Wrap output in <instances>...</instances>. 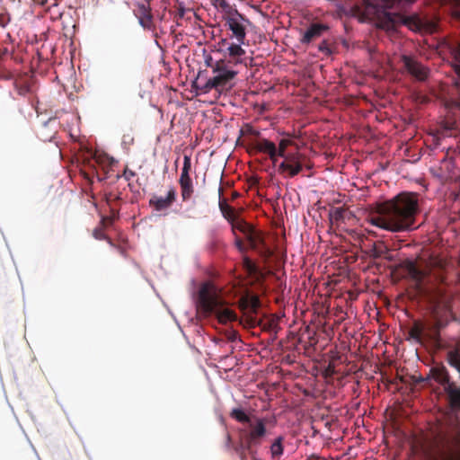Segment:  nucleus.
I'll list each match as a JSON object with an SVG mask.
<instances>
[{
    "label": "nucleus",
    "instance_id": "f257e3e1",
    "mask_svg": "<svg viewBox=\"0 0 460 460\" xmlns=\"http://www.w3.org/2000/svg\"><path fill=\"white\" fill-rule=\"evenodd\" d=\"M420 211L419 194L402 191L378 204L369 222L394 233L411 231L416 228V217Z\"/></svg>",
    "mask_w": 460,
    "mask_h": 460
},
{
    "label": "nucleus",
    "instance_id": "f03ea898",
    "mask_svg": "<svg viewBox=\"0 0 460 460\" xmlns=\"http://www.w3.org/2000/svg\"><path fill=\"white\" fill-rule=\"evenodd\" d=\"M239 306L243 311V317L240 323L249 328L261 327L263 331L275 332L279 328L278 318L270 315L263 318L257 317L261 307V301L255 295H246L239 300Z\"/></svg>",
    "mask_w": 460,
    "mask_h": 460
},
{
    "label": "nucleus",
    "instance_id": "7ed1b4c3",
    "mask_svg": "<svg viewBox=\"0 0 460 460\" xmlns=\"http://www.w3.org/2000/svg\"><path fill=\"white\" fill-rule=\"evenodd\" d=\"M198 305L206 314H215L222 323L235 322L238 319L233 310L223 307L220 298L215 294L209 284H203L199 288Z\"/></svg>",
    "mask_w": 460,
    "mask_h": 460
},
{
    "label": "nucleus",
    "instance_id": "20e7f679",
    "mask_svg": "<svg viewBox=\"0 0 460 460\" xmlns=\"http://www.w3.org/2000/svg\"><path fill=\"white\" fill-rule=\"evenodd\" d=\"M267 419L252 415V419L239 430L240 440L244 442V447L252 459H255L258 449L267 436Z\"/></svg>",
    "mask_w": 460,
    "mask_h": 460
},
{
    "label": "nucleus",
    "instance_id": "39448f33",
    "mask_svg": "<svg viewBox=\"0 0 460 460\" xmlns=\"http://www.w3.org/2000/svg\"><path fill=\"white\" fill-rule=\"evenodd\" d=\"M381 26L386 29H392L401 24H405L411 30H426L433 32L437 30V23L434 22L424 21L417 15L407 16L398 13H393L387 10L382 11L378 14Z\"/></svg>",
    "mask_w": 460,
    "mask_h": 460
},
{
    "label": "nucleus",
    "instance_id": "423d86ee",
    "mask_svg": "<svg viewBox=\"0 0 460 460\" xmlns=\"http://www.w3.org/2000/svg\"><path fill=\"white\" fill-rule=\"evenodd\" d=\"M214 5L224 13L223 19L226 22L225 25L231 31L230 38L236 40L238 43H245L249 20L236 9H233L229 2H214Z\"/></svg>",
    "mask_w": 460,
    "mask_h": 460
},
{
    "label": "nucleus",
    "instance_id": "0eeeda50",
    "mask_svg": "<svg viewBox=\"0 0 460 460\" xmlns=\"http://www.w3.org/2000/svg\"><path fill=\"white\" fill-rule=\"evenodd\" d=\"M207 64L212 68V72L215 74L210 77L204 85V92L208 93L212 89L218 92H222L231 86V82L238 74V70H226L217 68V65L213 63V59L210 57L207 59Z\"/></svg>",
    "mask_w": 460,
    "mask_h": 460
},
{
    "label": "nucleus",
    "instance_id": "6e6552de",
    "mask_svg": "<svg viewBox=\"0 0 460 460\" xmlns=\"http://www.w3.org/2000/svg\"><path fill=\"white\" fill-rule=\"evenodd\" d=\"M191 170V160L189 155H184L183 157V166L181 169V172L179 178V185L181 188V196L182 201H188L191 199L194 193V186L192 182V179L190 176V172Z\"/></svg>",
    "mask_w": 460,
    "mask_h": 460
},
{
    "label": "nucleus",
    "instance_id": "1a4fd4ad",
    "mask_svg": "<svg viewBox=\"0 0 460 460\" xmlns=\"http://www.w3.org/2000/svg\"><path fill=\"white\" fill-rule=\"evenodd\" d=\"M245 239L247 240L250 248L256 252L261 257L268 259L272 255V251L266 244L261 231L253 227L245 236Z\"/></svg>",
    "mask_w": 460,
    "mask_h": 460
},
{
    "label": "nucleus",
    "instance_id": "9d476101",
    "mask_svg": "<svg viewBox=\"0 0 460 460\" xmlns=\"http://www.w3.org/2000/svg\"><path fill=\"white\" fill-rule=\"evenodd\" d=\"M402 61L408 73L414 76L416 79L424 81L428 78L429 70L427 67H425L413 58L403 55L402 57Z\"/></svg>",
    "mask_w": 460,
    "mask_h": 460
},
{
    "label": "nucleus",
    "instance_id": "9b49d317",
    "mask_svg": "<svg viewBox=\"0 0 460 460\" xmlns=\"http://www.w3.org/2000/svg\"><path fill=\"white\" fill-rule=\"evenodd\" d=\"M134 13L145 29H151L154 26L150 2H137Z\"/></svg>",
    "mask_w": 460,
    "mask_h": 460
},
{
    "label": "nucleus",
    "instance_id": "f8f14e48",
    "mask_svg": "<svg viewBox=\"0 0 460 460\" xmlns=\"http://www.w3.org/2000/svg\"><path fill=\"white\" fill-rule=\"evenodd\" d=\"M176 199V191L172 187L165 198L153 196L149 200V205L153 207L156 211H162L170 208Z\"/></svg>",
    "mask_w": 460,
    "mask_h": 460
},
{
    "label": "nucleus",
    "instance_id": "ddd939ff",
    "mask_svg": "<svg viewBox=\"0 0 460 460\" xmlns=\"http://www.w3.org/2000/svg\"><path fill=\"white\" fill-rule=\"evenodd\" d=\"M329 30V27L323 23H312L303 33L300 40L303 44H309L323 35V33Z\"/></svg>",
    "mask_w": 460,
    "mask_h": 460
},
{
    "label": "nucleus",
    "instance_id": "4468645a",
    "mask_svg": "<svg viewBox=\"0 0 460 460\" xmlns=\"http://www.w3.org/2000/svg\"><path fill=\"white\" fill-rule=\"evenodd\" d=\"M252 149L256 152L267 154L273 163L277 162V146L273 142L261 138L252 144Z\"/></svg>",
    "mask_w": 460,
    "mask_h": 460
},
{
    "label": "nucleus",
    "instance_id": "2eb2a0df",
    "mask_svg": "<svg viewBox=\"0 0 460 460\" xmlns=\"http://www.w3.org/2000/svg\"><path fill=\"white\" fill-rule=\"evenodd\" d=\"M51 20H60L64 2H37Z\"/></svg>",
    "mask_w": 460,
    "mask_h": 460
},
{
    "label": "nucleus",
    "instance_id": "dca6fc26",
    "mask_svg": "<svg viewBox=\"0 0 460 460\" xmlns=\"http://www.w3.org/2000/svg\"><path fill=\"white\" fill-rule=\"evenodd\" d=\"M244 60L245 58H236L235 57L233 58L227 54H224L222 58L213 63L217 65V68L221 67V69L223 68L226 70H236L235 67L243 64Z\"/></svg>",
    "mask_w": 460,
    "mask_h": 460
},
{
    "label": "nucleus",
    "instance_id": "f3484780",
    "mask_svg": "<svg viewBox=\"0 0 460 460\" xmlns=\"http://www.w3.org/2000/svg\"><path fill=\"white\" fill-rule=\"evenodd\" d=\"M218 196H219V209L223 215V217L230 223L234 219L237 215L235 214V210L233 207L226 203V200L223 199V188L220 186L218 189Z\"/></svg>",
    "mask_w": 460,
    "mask_h": 460
},
{
    "label": "nucleus",
    "instance_id": "a211bd4d",
    "mask_svg": "<svg viewBox=\"0 0 460 460\" xmlns=\"http://www.w3.org/2000/svg\"><path fill=\"white\" fill-rule=\"evenodd\" d=\"M78 14L76 8L72 6L71 4H66V2H64V6L62 9V17L61 21L65 26L73 25L75 20L77 19Z\"/></svg>",
    "mask_w": 460,
    "mask_h": 460
},
{
    "label": "nucleus",
    "instance_id": "6ab92c4d",
    "mask_svg": "<svg viewBox=\"0 0 460 460\" xmlns=\"http://www.w3.org/2000/svg\"><path fill=\"white\" fill-rule=\"evenodd\" d=\"M230 224L232 226V231L235 236L236 231H238L241 234H243V236L245 237L249 234V232L253 228L252 225L247 223L242 218H239L238 217L233 219V221H231Z\"/></svg>",
    "mask_w": 460,
    "mask_h": 460
},
{
    "label": "nucleus",
    "instance_id": "aec40b11",
    "mask_svg": "<svg viewBox=\"0 0 460 460\" xmlns=\"http://www.w3.org/2000/svg\"><path fill=\"white\" fill-rule=\"evenodd\" d=\"M425 332L426 325L420 321H415L409 330V335L417 342H420L422 338L425 337Z\"/></svg>",
    "mask_w": 460,
    "mask_h": 460
},
{
    "label": "nucleus",
    "instance_id": "412c9836",
    "mask_svg": "<svg viewBox=\"0 0 460 460\" xmlns=\"http://www.w3.org/2000/svg\"><path fill=\"white\" fill-rule=\"evenodd\" d=\"M424 324L426 325L425 337L433 341L438 340L442 323L437 320L433 323H428Z\"/></svg>",
    "mask_w": 460,
    "mask_h": 460
},
{
    "label": "nucleus",
    "instance_id": "4be33fe9",
    "mask_svg": "<svg viewBox=\"0 0 460 460\" xmlns=\"http://www.w3.org/2000/svg\"><path fill=\"white\" fill-rule=\"evenodd\" d=\"M446 393L448 394L451 406L460 408V387H456L455 385H447Z\"/></svg>",
    "mask_w": 460,
    "mask_h": 460
},
{
    "label": "nucleus",
    "instance_id": "5701e85b",
    "mask_svg": "<svg viewBox=\"0 0 460 460\" xmlns=\"http://www.w3.org/2000/svg\"><path fill=\"white\" fill-rule=\"evenodd\" d=\"M408 274L420 287L425 278V272L420 270L413 262H410L407 266Z\"/></svg>",
    "mask_w": 460,
    "mask_h": 460
},
{
    "label": "nucleus",
    "instance_id": "b1692460",
    "mask_svg": "<svg viewBox=\"0 0 460 460\" xmlns=\"http://www.w3.org/2000/svg\"><path fill=\"white\" fill-rule=\"evenodd\" d=\"M244 43H231L227 47L225 54H227L233 58H244V56L246 54L245 50L242 48V45Z\"/></svg>",
    "mask_w": 460,
    "mask_h": 460
},
{
    "label": "nucleus",
    "instance_id": "393cba45",
    "mask_svg": "<svg viewBox=\"0 0 460 460\" xmlns=\"http://www.w3.org/2000/svg\"><path fill=\"white\" fill-rule=\"evenodd\" d=\"M279 171H288L290 177H294L297 175L303 169V165L301 163H296V164H290L288 162H282L279 167Z\"/></svg>",
    "mask_w": 460,
    "mask_h": 460
},
{
    "label": "nucleus",
    "instance_id": "a878e982",
    "mask_svg": "<svg viewBox=\"0 0 460 460\" xmlns=\"http://www.w3.org/2000/svg\"><path fill=\"white\" fill-rule=\"evenodd\" d=\"M283 437H278L270 446V455L273 459H279L284 452Z\"/></svg>",
    "mask_w": 460,
    "mask_h": 460
},
{
    "label": "nucleus",
    "instance_id": "bb28decb",
    "mask_svg": "<svg viewBox=\"0 0 460 460\" xmlns=\"http://www.w3.org/2000/svg\"><path fill=\"white\" fill-rule=\"evenodd\" d=\"M230 416L238 422L245 425L252 419V415H247L242 409L238 408L233 409L230 412Z\"/></svg>",
    "mask_w": 460,
    "mask_h": 460
},
{
    "label": "nucleus",
    "instance_id": "cd10ccee",
    "mask_svg": "<svg viewBox=\"0 0 460 460\" xmlns=\"http://www.w3.org/2000/svg\"><path fill=\"white\" fill-rule=\"evenodd\" d=\"M346 210L343 208H332L329 212V217L332 223H338L344 220Z\"/></svg>",
    "mask_w": 460,
    "mask_h": 460
},
{
    "label": "nucleus",
    "instance_id": "c85d7f7f",
    "mask_svg": "<svg viewBox=\"0 0 460 460\" xmlns=\"http://www.w3.org/2000/svg\"><path fill=\"white\" fill-rule=\"evenodd\" d=\"M436 380L444 386L445 392L447 391V385H455L450 382L449 376L445 369L438 370L436 373Z\"/></svg>",
    "mask_w": 460,
    "mask_h": 460
},
{
    "label": "nucleus",
    "instance_id": "c756f323",
    "mask_svg": "<svg viewBox=\"0 0 460 460\" xmlns=\"http://www.w3.org/2000/svg\"><path fill=\"white\" fill-rule=\"evenodd\" d=\"M293 144V141L290 139H281L279 143V146L277 147V157L279 156H285L286 155V150L288 146H291Z\"/></svg>",
    "mask_w": 460,
    "mask_h": 460
},
{
    "label": "nucleus",
    "instance_id": "7c9ffc66",
    "mask_svg": "<svg viewBox=\"0 0 460 460\" xmlns=\"http://www.w3.org/2000/svg\"><path fill=\"white\" fill-rule=\"evenodd\" d=\"M234 451L238 454L240 460H248V456L250 455L244 447L243 441H241V444L234 447Z\"/></svg>",
    "mask_w": 460,
    "mask_h": 460
},
{
    "label": "nucleus",
    "instance_id": "2f4dec72",
    "mask_svg": "<svg viewBox=\"0 0 460 460\" xmlns=\"http://www.w3.org/2000/svg\"><path fill=\"white\" fill-rule=\"evenodd\" d=\"M282 157L285 158L283 162H288L293 164H296V163H301L299 159L300 155L298 154H286V155Z\"/></svg>",
    "mask_w": 460,
    "mask_h": 460
},
{
    "label": "nucleus",
    "instance_id": "473e14b6",
    "mask_svg": "<svg viewBox=\"0 0 460 460\" xmlns=\"http://www.w3.org/2000/svg\"><path fill=\"white\" fill-rule=\"evenodd\" d=\"M93 235L95 239L98 240H107L109 243H111V239L105 234L102 229L96 228L93 230Z\"/></svg>",
    "mask_w": 460,
    "mask_h": 460
},
{
    "label": "nucleus",
    "instance_id": "72a5a7b5",
    "mask_svg": "<svg viewBox=\"0 0 460 460\" xmlns=\"http://www.w3.org/2000/svg\"><path fill=\"white\" fill-rule=\"evenodd\" d=\"M243 264H244V267L246 268V270H248V272L253 273L256 271V266L254 265L251 259H249L248 257H244Z\"/></svg>",
    "mask_w": 460,
    "mask_h": 460
},
{
    "label": "nucleus",
    "instance_id": "f704fd0d",
    "mask_svg": "<svg viewBox=\"0 0 460 460\" xmlns=\"http://www.w3.org/2000/svg\"><path fill=\"white\" fill-rule=\"evenodd\" d=\"M135 175H136L135 172H133V171L129 170L128 167H126L123 172L122 177L126 181H130L131 178H133Z\"/></svg>",
    "mask_w": 460,
    "mask_h": 460
},
{
    "label": "nucleus",
    "instance_id": "c9c22d12",
    "mask_svg": "<svg viewBox=\"0 0 460 460\" xmlns=\"http://www.w3.org/2000/svg\"><path fill=\"white\" fill-rule=\"evenodd\" d=\"M235 246L238 248V250L242 252L246 251V247L241 238H239L237 235L235 236Z\"/></svg>",
    "mask_w": 460,
    "mask_h": 460
},
{
    "label": "nucleus",
    "instance_id": "e433bc0d",
    "mask_svg": "<svg viewBox=\"0 0 460 460\" xmlns=\"http://www.w3.org/2000/svg\"><path fill=\"white\" fill-rule=\"evenodd\" d=\"M364 4H365V9L366 10H370V9H373L375 10L376 13H378V6L376 4H375L376 2H370V1H367V2H362Z\"/></svg>",
    "mask_w": 460,
    "mask_h": 460
},
{
    "label": "nucleus",
    "instance_id": "4c0bfd02",
    "mask_svg": "<svg viewBox=\"0 0 460 460\" xmlns=\"http://www.w3.org/2000/svg\"><path fill=\"white\" fill-rule=\"evenodd\" d=\"M10 21V18L5 13H0V27H4Z\"/></svg>",
    "mask_w": 460,
    "mask_h": 460
},
{
    "label": "nucleus",
    "instance_id": "58836bf2",
    "mask_svg": "<svg viewBox=\"0 0 460 460\" xmlns=\"http://www.w3.org/2000/svg\"><path fill=\"white\" fill-rule=\"evenodd\" d=\"M385 252H386L385 248H382V249L375 248L374 257H376V258L382 257Z\"/></svg>",
    "mask_w": 460,
    "mask_h": 460
},
{
    "label": "nucleus",
    "instance_id": "ea45409f",
    "mask_svg": "<svg viewBox=\"0 0 460 460\" xmlns=\"http://www.w3.org/2000/svg\"><path fill=\"white\" fill-rule=\"evenodd\" d=\"M319 49L322 51V52H330L328 47L326 46L325 42H323L320 46H319Z\"/></svg>",
    "mask_w": 460,
    "mask_h": 460
},
{
    "label": "nucleus",
    "instance_id": "a19ab883",
    "mask_svg": "<svg viewBox=\"0 0 460 460\" xmlns=\"http://www.w3.org/2000/svg\"><path fill=\"white\" fill-rule=\"evenodd\" d=\"M231 443H232V438H231V436L228 434V435L226 436V447H230Z\"/></svg>",
    "mask_w": 460,
    "mask_h": 460
},
{
    "label": "nucleus",
    "instance_id": "79ce46f5",
    "mask_svg": "<svg viewBox=\"0 0 460 460\" xmlns=\"http://www.w3.org/2000/svg\"><path fill=\"white\" fill-rule=\"evenodd\" d=\"M449 460H460V454L450 456Z\"/></svg>",
    "mask_w": 460,
    "mask_h": 460
},
{
    "label": "nucleus",
    "instance_id": "37998d69",
    "mask_svg": "<svg viewBox=\"0 0 460 460\" xmlns=\"http://www.w3.org/2000/svg\"><path fill=\"white\" fill-rule=\"evenodd\" d=\"M236 336H237V334H236V333H232V334H231V336L229 337V339H230L231 341H234V340L236 339Z\"/></svg>",
    "mask_w": 460,
    "mask_h": 460
},
{
    "label": "nucleus",
    "instance_id": "c03bdc74",
    "mask_svg": "<svg viewBox=\"0 0 460 460\" xmlns=\"http://www.w3.org/2000/svg\"><path fill=\"white\" fill-rule=\"evenodd\" d=\"M179 16L180 17H183L184 16V11L183 10H180L179 11Z\"/></svg>",
    "mask_w": 460,
    "mask_h": 460
},
{
    "label": "nucleus",
    "instance_id": "a18cd8bd",
    "mask_svg": "<svg viewBox=\"0 0 460 460\" xmlns=\"http://www.w3.org/2000/svg\"><path fill=\"white\" fill-rule=\"evenodd\" d=\"M383 7H385V8H390L391 6H390V5H388V4H385V5H384Z\"/></svg>",
    "mask_w": 460,
    "mask_h": 460
},
{
    "label": "nucleus",
    "instance_id": "49530a36",
    "mask_svg": "<svg viewBox=\"0 0 460 460\" xmlns=\"http://www.w3.org/2000/svg\"><path fill=\"white\" fill-rule=\"evenodd\" d=\"M252 460H258V458L256 457L255 459H252Z\"/></svg>",
    "mask_w": 460,
    "mask_h": 460
}]
</instances>
